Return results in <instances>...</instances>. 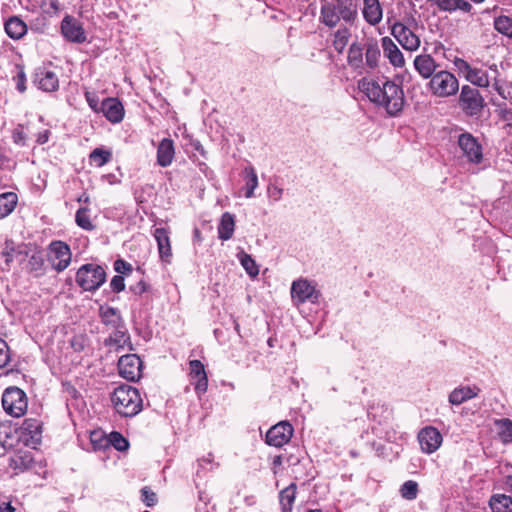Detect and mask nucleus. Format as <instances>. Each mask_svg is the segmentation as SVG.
<instances>
[{"instance_id":"obj_1","label":"nucleus","mask_w":512,"mask_h":512,"mask_svg":"<svg viewBox=\"0 0 512 512\" xmlns=\"http://www.w3.org/2000/svg\"><path fill=\"white\" fill-rule=\"evenodd\" d=\"M360 89L368 99L385 108L391 116H396L404 106V92L393 81L385 80L382 84L374 80L363 79L359 82Z\"/></svg>"},{"instance_id":"obj_2","label":"nucleus","mask_w":512,"mask_h":512,"mask_svg":"<svg viewBox=\"0 0 512 512\" xmlns=\"http://www.w3.org/2000/svg\"><path fill=\"white\" fill-rule=\"evenodd\" d=\"M358 16V0H333L323 1L321 4L320 21L334 28L340 20L353 24Z\"/></svg>"},{"instance_id":"obj_3","label":"nucleus","mask_w":512,"mask_h":512,"mask_svg":"<svg viewBox=\"0 0 512 512\" xmlns=\"http://www.w3.org/2000/svg\"><path fill=\"white\" fill-rule=\"evenodd\" d=\"M111 401L115 410L124 417L137 415L143 407V401L139 391L130 385H120L115 388Z\"/></svg>"},{"instance_id":"obj_4","label":"nucleus","mask_w":512,"mask_h":512,"mask_svg":"<svg viewBox=\"0 0 512 512\" xmlns=\"http://www.w3.org/2000/svg\"><path fill=\"white\" fill-rule=\"evenodd\" d=\"M428 88L433 96L448 98L458 93L459 81L453 73L441 70L432 76Z\"/></svg>"},{"instance_id":"obj_5","label":"nucleus","mask_w":512,"mask_h":512,"mask_svg":"<svg viewBox=\"0 0 512 512\" xmlns=\"http://www.w3.org/2000/svg\"><path fill=\"white\" fill-rule=\"evenodd\" d=\"M106 280L103 267L89 263L82 265L76 274L77 284L85 291L97 290Z\"/></svg>"},{"instance_id":"obj_6","label":"nucleus","mask_w":512,"mask_h":512,"mask_svg":"<svg viewBox=\"0 0 512 512\" xmlns=\"http://www.w3.org/2000/svg\"><path fill=\"white\" fill-rule=\"evenodd\" d=\"M4 411L16 418L23 416L27 410L28 400L25 392L15 386L8 387L2 395Z\"/></svg>"},{"instance_id":"obj_7","label":"nucleus","mask_w":512,"mask_h":512,"mask_svg":"<svg viewBox=\"0 0 512 512\" xmlns=\"http://www.w3.org/2000/svg\"><path fill=\"white\" fill-rule=\"evenodd\" d=\"M458 102L462 111L471 117L478 116L485 106L484 98L479 90L470 85L462 86Z\"/></svg>"},{"instance_id":"obj_8","label":"nucleus","mask_w":512,"mask_h":512,"mask_svg":"<svg viewBox=\"0 0 512 512\" xmlns=\"http://www.w3.org/2000/svg\"><path fill=\"white\" fill-rule=\"evenodd\" d=\"M320 296V291L308 279L300 278L292 282L291 297L295 304L317 303Z\"/></svg>"},{"instance_id":"obj_9","label":"nucleus","mask_w":512,"mask_h":512,"mask_svg":"<svg viewBox=\"0 0 512 512\" xmlns=\"http://www.w3.org/2000/svg\"><path fill=\"white\" fill-rule=\"evenodd\" d=\"M458 146L462 155L469 163L480 164L482 162V146L472 134L468 132L460 134L458 137Z\"/></svg>"},{"instance_id":"obj_10","label":"nucleus","mask_w":512,"mask_h":512,"mask_svg":"<svg viewBox=\"0 0 512 512\" xmlns=\"http://www.w3.org/2000/svg\"><path fill=\"white\" fill-rule=\"evenodd\" d=\"M18 429L20 441L25 446L36 447L42 439L41 422L35 418H27Z\"/></svg>"},{"instance_id":"obj_11","label":"nucleus","mask_w":512,"mask_h":512,"mask_svg":"<svg viewBox=\"0 0 512 512\" xmlns=\"http://www.w3.org/2000/svg\"><path fill=\"white\" fill-rule=\"evenodd\" d=\"M48 258L54 269L63 271L71 262V251L69 246L62 241H54L50 244Z\"/></svg>"},{"instance_id":"obj_12","label":"nucleus","mask_w":512,"mask_h":512,"mask_svg":"<svg viewBox=\"0 0 512 512\" xmlns=\"http://www.w3.org/2000/svg\"><path fill=\"white\" fill-rule=\"evenodd\" d=\"M293 432L294 429L288 421H281L267 431L266 443L270 446L282 447L291 440Z\"/></svg>"},{"instance_id":"obj_13","label":"nucleus","mask_w":512,"mask_h":512,"mask_svg":"<svg viewBox=\"0 0 512 512\" xmlns=\"http://www.w3.org/2000/svg\"><path fill=\"white\" fill-rule=\"evenodd\" d=\"M141 368L142 362L135 354L123 355L118 361L119 374L129 381H136L141 377Z\"/></svg>"},{"instance_id":"obj_14","label":"nucleus","mask_w":512,"mask_h":512,"mask_svg":"<svg viewBox=\"0 0 512 512\" xmlns=\"http://www.w3.org/2000/svg\"><path fill=\"white\" fill-rule=\"evenodd\" d=\"M391 34L406 50L415 51L420 46L419 37L401 22H395L392 25Z\"/></svg>"},{"instance_id":"obj_15","label":"nucleus","mask_w":512,"mask_h":512,"mask_svg":"<svg viewBox=\"0 0 512 512\" xmlns=\"http://www.w3.org/2000/svg\"><path fill=\"white\" fill-rule=\"evenodd\" d=\"M418 441L423 453L432 454L439 449L443 438L438 429L427 426L419 431Z\"/></svg>"},{"instance_id":"obj_16","label":"nucleus","mask_w":512,"mask_h":512,"mask_svg":"<svg viewBox=\"0 0 512 512\" xmlns=\"http://www.w3.org/2000/svg\"><path fill=\"white\" fill-rule=\"evenodd\" d=\"M61 31L63 36L71 42L83 43L86 40L82 24L72 16L64 17L61 23Z\"/></svg>"},{"instance_id":"obj_17","label":"nucleus","mask_w":512,"mask_h":512,"mask_svg":"<svg viewBox=\"0 0 512 512\" xmlns=\"http://www.w3.org/2000/svg\"><path fill=\"white\" fill-rule=\"evenodd\" d=\"M191 383L194 385L195 392L201 396L207 391L208 378L203 363L200 360H191L189 362Z\"/></svg>"},{"instance_id":"obj_18","label":"nucleus","mask_w":512,"mask_h":512,"mask_svg":"<svg viewBox=\"0 0 512 512\" xmlns=\"http://www.w3.org/2000/svg\"><path fill=\"white\" fill-rule=\"evenodd\" d=\"M34 83L43 91L53 92L59 87L57 75L45 68H38L35 72Z\"/></svg>"},{"instance_id":"obj_19","label":"nucleus","mask_w":512,"mask_h":512,"mask_svg":"<svg viewBox=\"0 0 512 512\" xmlns=\"http://www.w3.org/2000/svg\"><path fill=\"white\" fill-rule=\"evenodd\" d=\"M101 111L112 123H119L124 117V108L116 98H107L101 103Z\"/></svg>"},{"instance_id":"obj_20","label":"nucleus","mask_w":512,"mask_h":512,"mask_svg":"<svg viewBox=\"0 0 512 512\" xmlns=\"http://www.w3.org/2000/svg\"><path fill=\"white\" fill-rule=\"evenodd\" d=\"M384 56L394 67H402L405 64L404 56L393 40L385 36L381 39Z\"/></svg>"},{"instance_id":"obj_21","label":"nucleus","mask_w":512,"mask_h":512,"mask_svg":"<svg viewBox=\"0 0 512 512\" xmlns=\"http://www.w3.org/2000/svg\"><path fill=\"white\" fill-rule=\"evenodd\" d=\"M414 67L416 71L425 79L432 78L436 73L438 64L429 54H421L415 57Z\"/></svg>"},{"instance_id":"obj_22","label":"nucleus","mask_w":512,"mask_h":512,"mask_svg":"<svg viewBox=\"0 0 512 512\" xmlns=\"http://www.w3.org/2000/svg\"><path fill=\"white\" fill-rule=\"evenodd\" d=\"M114 331L105 340V345L114 348L116 351L123 349L130 342L128 330L124 324L119 327H113Z\"/></svg>"},{"instance_id":"obj_23","label":"nucleus","mask_w":512,"mask_h":512,"mask_svg":"<svg viewBox=\"0 0 512 512\" xmlns=\"http://www.w3.org/2000/svg\"><path fill=\"white\" fill-rule=\"evenodd\" d=\"M154 237L157 242L160 259L169 263L172 257V250L168 231L165 228H156Z\"/></svg>"},{"instance_id":"obj_24","label":"nucleus","mask_w":512,"mask_h":512,"mask_svg":"<svg viewBox=\"0 0 512 512\" xmlns=\"http://www.w3.org/2000/svg\"><path fill=\"white\" fill-rule=\"evenodd\" d=\"M20 441L18 429L9 422L0 423V445L4 449L13 448Z\"/></svg>"},{"instance_id":"obj_25","label":"nucleus","mask_w":512,"mask_h":512,"mask_svg":"<svg viewBox=\"0 0 512 512\" xmlns=\"http://www.w3.org/2000/svg\"><path fill=\"white\" fill-rule=\"evenodd\" d=\"M480 393V388L477 386H461L455 388L448 397L452 405H460L463 402L470 400Z\"/></svg>"},{"instance_id":"obj_26","label":"nucleus","mask_w":512,"mask_h":512,"mask_svg":"<svg viewBox=\"0 0 512 512\" xmlns=\"http://www.w3.org/2000/svg\"><path fill=\"white\" fill-rule=\"evenodd\" d=\"M363 17L370 25H377L382 20V7L379 0H363Z\"/></svg>"},{"instance_id":"obj_27","label":"nucleus","mask_w":512,"mask_h":512,"mask_svg":"<svg viewBox=\"0 0 512 512\" xmlns=\"http://www.w3.org/2000/svg\"><path fill=\"white\" fill-rule=\"evenodd\" d=\"M33 454L28 450H19L9 460V467L14 471L23 472L33 463Z\"/></svg>"},{"instance_id":"obj_28","label":"nucleus","mask_w":512,"mask_h":512,"mask_svg":"<svg viewBox=\"0 0 512 512\" xmlns=\"http://www.w3.org/2000/svg\"><path fill=\"white\" fill-rule=\"evenodd\" d=\"M174 145L173 141L167 138H164L158 145L157 149V163L161 167L169 166L174 158Z\"/></svg>"},{"instance_id":"obj_29","label":"nucleus","mask_w":512,"mask_h":512,"mask_svg":"<svg viewBox=\"0 0 512 512\" xmlns=\"http://www.w3.org/2000/svg\"><path fill=\"white\" fill-rule=\"evenodd\" d=\"M4 29L10 38L20 39L25 35L27 26L20 18L13 16L5 22Z\"/></svg>"},{"instance_id":"obj_30","label":"nucleus","mask_w":512,"mask_h":512,"mask_svg":"<svg viewBox=\"0 0 512 512\" xmlns=\"http://www.w3.org/2000/svg\"><path fill=\"white\" fill-rule=\"evenodd\" d=\"M101 321L106 326L111 328L119 327V325L124 324V321L120 315V312L113 307L109 306H101L99 309Z\"/></svg>"},{"instance_id":"obj_31","label":"nucleus","mask_w":512,"mask_h":512,"mask_svg":"<svg viewBox=\"0 0 512 512\" xmlns=\"http://www.w3.org/2000/svg\"><path fill=\"white\" fill-rule=\"evenodd\" d=\"M235 228V220L234 216L229 213L225 212L221 216L220 224L218 226V236L221 240H229L234 233Z\"/></svg>"},{"instance_id":"obj_32","label":"nucleus","mask_w":512,"mask_h":512,"mask_svg":"<svg viewBox=\"0 0 512 512\" xmlns=\"http://www.w3.org/2000/svg\"><path fill=\"white\" fill-rule=\"evenodd\" d=\"M467 81L473 86L487 88L491 85V72L484 71L478 67H472Z\"/></svg>"},{"instance_id":"obj_33","label":"nucleus","mask_w":512,"mask_h":512,"mask_svg":"<svg viewBox=\"0 0 512 512\" xmlns=\"http://www.w3.org/2000/svg\"><path fill=\"white\" fill-rule=\"evenodd\" d=\"M18 202V196L14 192L0 194V219L10 215Z\"/></svg>"},{"instance_id":"obj_34","label":"nucleus","mask_w":512,"mask_h":512,"mask_svg":"<svg viewBox=\"0 0 512 512\" xmlns=\"http://www.w3.org/2000/svg\"><path fill=\"white\" fill-rule=\"evenodd\" d=\"M498 436L504 444L512 443V420L509 418L497 419L494 422Z\"/></svg>"},{"instance_id":"obj_35","label":"nucleus","mask_w":512,"mask_h":512,"mask_svg":"<svg viewBox=\"0 0 512 512\" xmlns=\"http://www.w3.org/2000/svg\"><path fill=\"white\" fill-rule=\"evenodd\" d=\"M296 484L291 483L280 492V504L283 512H290L296 497Z\"/></svg>"},{"instance_id":"obj_36","label":"nucleus","mask_w":512,"mask_h":512,"mask_svg":"<svg viewBox=\"0 0 512 512\" xmlns=\"http://www.w3.org/2000/svg\"><path fill=\"white\" fill-rule=\"evenodd\" d=\"M493 512H512V497L500 494L494 495L490 500Z\"/></svg>"},{"instance_id":"obj_37","label":"nucleus","mask_w":512,"mask_h":512,"mask_svg":"<svg viewBox=\"0 0 512 512\" xmlns=\"http://www.w3.org/2000/svg\"><path fill=\"white\" fill-rule=\"evenodd\" d=\"M348 64L353 69H360L363 66V47L358 43H353L348 50Z\"/></svg>"},{"instance_id":"obj_38","label":"nucleus","mask_w":512,"mask_h":512,"mask_svg":"<svg viewBox=\"0 0 512 512\" xmlns=\"http://www.w3.org/2000/svg\"><path fill=\"white\" fill-rule=\"evenodd\" d=\"M246 179V192L245 197L251 198L254 196V191L258 187V177L252 166H248L244 169Z\"/></svg>"},{"instance_id":"obj_39","label":"nucleus","mask_w":512,"mask_h":512,"mask_svg":"<svg viewBox=\"0 0 512 512\" xmlns=\"http://www.w3.org/2000/svg\"><path fill=\"white\" fill-rule=\"evenodd\" d=\"M90 210L86 207H81L77 210L75 215L76 224L84 230L91 231L95 228L90 220Z\"/></svg>"},{"instance_id":"obj_40","label":"nucleus","mask_w":512,"mask_h":512,"mask_svg":"<svg viewBox=\"0 0 512 512\" xmlns=\"http://www.w3.org/2000/svg\"><path fill=\"white\" fill-rule=\"evenodd\" d=\"M380 49L375 42H370L366 46L365 60L367 66L371 69L377 67L380 58Z\"/></svg>"},{"instance_id":"obj_41","label":"nucleus","mask_w":512,"mask_h":512,"mask_svg":"<svg viewBox=\"0 0 512 512\" xmlns=\"http://www.w3.org/2000/svg\"><path fill=\"white\" fill-rule=\"evenodd\" d=\"M350 32L347 28L339 29L334 34L333 47L339 53H342L348 44Z\"/></svg>"},{"instance_id":"obj_42","label":"nucleus","mask_w":512,"mask_h":512,"mask_svg":"<svg viewBox=\"0 0 512 512\" xmlns=\"http://www.w3.org/2000/svg\"><path fill=\"white\" fill-rule=\"evenodd\" d=\"M238 258L240 260L241 265L245 269V271L251 277H256L258 275V273H259L258 266H257L256 262L254 261V259L250 255H248L247 253L242 251L238 254Z\"/></svg>"},{"instance_id":"obj_43","label":"nucleus","mask_w":512,"mask_h":512,"mask_svg":"<svg viewBox=\"0 0 512 512\" xmlns=\"http://www.w3.org/2000/svg\"><path fill=\"white\" fill-rule=\"evenodd\" d=\"M495 29L512 39V19L508 16H499L494 20Z\"/></svg>"},{"instance_id":"obj_44","label":"nucleus","mask_w":512,"mask_h":512,"mask_svg":"<svg viewBox=\"0 0 512 512\" xmlns=\"http://www.w3.org/2000/svg\"><path fill=\"white\" fill-rule=\"evenodd\" d=\"M401 496L407 500H414L418 495V484L415 481L408 480L400 488Z\"/></svg>"},{"instance_id":"obj_45","label":"nucleus","mask_w":512,"mask_h":512,"mask_svg":"<svg viewBox=\"0 0 512 512\" xmlns=\"http://www.w3.org/2000/svg\"><path fill=\"white\" fill-rule=\"evenodd\" d=\"M110 158L111 153L101 148L94 149L90 154L91 161L94 162L98 167L105 165L110 160Z\"/></svg>"},{"instance_id":"obj_46","label":"nucleus","mask_w":512,"mask_h":512,"mask_svg":"<svg viewBox=\"0 0 512 512\" xmlns=\"http://www.w3.org/2000/svg\"><path fill=\"white\" fill-rule=\"evenodd\" d=\"M489 71L491 72L492 87L500 96H502L503 98H506L504 95V89L498 79L500 72H499L497 64L492 63L491 65H489Z\"/></svg>"},{"instance_id":"obj_47","label":"nucleus","mask_w":512,"mask_h":512,"mask_svg":"<svg viewBox=\"0 0 512 512\" xmlns=\"http://www.w3.org/2000/svg\"><path fill=\"white\" fill-rule=\"evenodd\" d=\"M110 440L114 448L118 451H125L129 447V442L119 432H112L110 434Z\"/></svg>"},{"instance_id":"obj_48","label":"nucleus","mask_w":512,"mask_h":512,"mask_svg":"<svg viewBox=\"0 0 512 512\" xmlns=\"http://www.w3.org/2000/svg\"><path fill=\"white\" fill-rule=\"evenodd\" d=\"M15 246L13 241H6L5 247L1 253L2 257L4 258L5 264L7 266L10 265V263L13 261L14 256L16 254Z\"/></svg>"},{"instance_id":"obj_49","label":"nucleus","mask_w":512,"mask_h":512,"mask_svg":"<svg viewBox=\"0 0 512 512\" xmlns=\"http://www.w3.org/2000/svg\"><path fill=\"white\" fill-rule=\"evenodd\" d=\"M453 63L457 70L459 71V73H461L467 80V78L470 75V72L472 71L473 66L462 58H455Z\"/></svg>"},{"instance_id":"obj_50","label":"nucleus","mask_w":512,"mask_h":512,"mask_svg":"<svg viewBox=\"0 0 512 512\" xmlns=\"http://www.w3.org/2000/svg\"><path fill=\"white\" fill-rule=\"evenodd\" d=\"M142 501L146 506L152 507L157 503V495L150 488L143 487L141 489Z\"/></svg>"},{"instance_id":"obj_51","label":"nucleus","mask_w":512,"mask_h":512,"mask_svg":"<svg viewBox=\"0 0 512 512\" xmlns=\"http://www.w3.org/2000/svg\"><path fill=\"white\" fill-rule=\"evenodd\" d=\"M17 69H18V72H17L16 76H14V81L16 82V87H17L18 91L23 93L26 91V85H25L26 75H25L23 67L17 66Z\"/></svg>"},{"instance_id":"obj_52","label":"nucleus","mask_w":512,"mask_h":512,"mask_svg":"<svg viewBox=\"0 0 512 512\" xmlns=\"http://www.w3.org/2000/svg\"><path fill=\"white\" fill-rule=\"evenodd\" d=\"M10 360L9 348L7 343L0 339V368H3L8 364Z\"/></svg>"},{"instance_id":"obj_53","label":"nucleus","mask_w":512,"mask_h":512,"mask_svg":"<svg viewBox=\"0 0 512 512\" xmlns=\"http://www.w3.org/2000/svg\"><path fill=\"white\" fill-rule=\"evenodd\" d=\"M85 98H86L90 108L93 111H95V112L101 111V104H99L98 96L95 93L86 91Z\"/></svg>"},{"instance_id":"obj_54","label":"nucleus","mask_w":512,"mask_h":512,"mask_svg":"<svg viewBox=\"0 0 512 512\" xmlns=\"http://www.w3.org/2000/svg\"><path fill=\"white\" fill-rule=\"evenodd\" d=\"M111 289L115 293H119L125 289L124 278L121 275H115L110 282Z\"/></svg>"},{"instance_id":"obj_55","label":"nucleus","mask_w":512,"mask_h":512,"mask_svg":"<svg viewBox=\"0 0 512 512\" xmlns=\"http://www.w3.org/2000/svg\"><path fill=\"white\" fill-rule=\"evenodd\" d=\"M14 143L18 145H25L26 134L24 133L23 126L19 125L12 133Z\"/></svg>"},{"instance_id":"obj_56","label":"nucleus","mask_w":512,"mask_h":512,"mask_svg":"<svg viewBox=\"0 0 512 512\" xmlns=\"http://www.w3.org/2000/svg\"><path fill=\"white\" fill-rule=\"evenodd\" d=\"M114 269L116 272L124 274L127 271H132V267L129 263L124 261L123 259H117L114 262Z\"/></svg>"},{"instance_id":"obj_57","label":"nucleus","mask_w":512,"mask_h":512,"mask_svg":"<svg viewBox=\"0 0 512 512\" xmlns=\"http://www.w3.org/2000/svg\"><path fill=\"white\" fill-rule=\"evenodd\" d=\"M498 113L503 121H512V108H508L506 105L499 106Z\"/></svg>"},{"instance_id":"obj_58","label":"nucleus","mask_w":512,"mask_h":512,"mask_svg":"<svg viewBox=\"0 0 512 512\" xmlns=\"http://www.w3.org/2000/svg\"><path fill=\"white\" fill-rule=\"evenodd\" d=\"M146 289L147 286L143 281H140L136 285L130 287V290L137 295L143 294L146 291Z\"/></svg>"},{"instance_id":"obj_59","label":"nucleus","mask_w":512,"mask_h":512,"mask_svg":"<svg viewBox=\"0 0 512 512\" xmlns=\"http://www.w3.org/2000/svg\"><path fill=\"white\" fill-rule=\"evenodd\" d=\"M459 9L463 12H470L472 9V5L465 0H457V4L455 6V11Z\"/></svg>"},{"instance_id":"obj_60","label":"nucleus","mask_w":512,"mask_h":512,"mask_svg":"<svg viewBox=\"0 0 512 512\" xmlns=\"http://www.w3.org/2000/svg\"><path fill=\"white\" fill-rule=\"evenodd\" d=\"M49 135H50L49 130H44L42 132H39L37 135V139H36L37 143L40 145L45 144L49 139Z\"/></svg>"},{"instance_id":"obj_61","label":"nucleus","mask_w":512,"mask_h":512,"mask_svg":"<svg viewBox=\"0 0 512 512\" xmlns=\"http://www.w3.org/2000/svg\"><path fill=\"white\" fill-rule=\"evenodd\" d=\"M282 192L281 188L274 187L271 195L274 197V200L278 201L282 196Z\"/></svg>"},{"instance_id":"obj_62","label":"nucleus","mask_w":512,"mask_h":512,"mask_svg":"<svg viewBox=\"0 0 512 512\" xmlns=\"http://www.w3.org/2000/svg\"><path fill=\"white\" fill-rule=\"evenodd\" d=\"M14 508L9 503H3L0 506V512H14Z\"/></svg>"},{"instance_id":"obj_63","label":"nucleus","mask_w":512,"mask_h":512,"mask_svg":"<svg viewBox=\"0 0 512 512\" xmlns=\"http://www.w3.org/2000/svg\"><path fill=\"white\" fill-rule=\"evenodd\" d=\"M89 201H90V198L86 194H83L82 196H80L78 198V202L89 203Z\"/></svg>"},{"instance_id":"obj_64","label":"nucleus","mask_w":512,"mask_h":512,"mask_svg":"<svg viewBox=\"0 0 512 512\" xmlns=\"http://www.w3.org/2000/svg\"><path fill=\"white\" fill-rule=\"evenodd\" d=\"M50 6L51 8H53L54 10H58L59 8V2L57 0H51L50 1Z\"/></svg>"}]
</instances>
